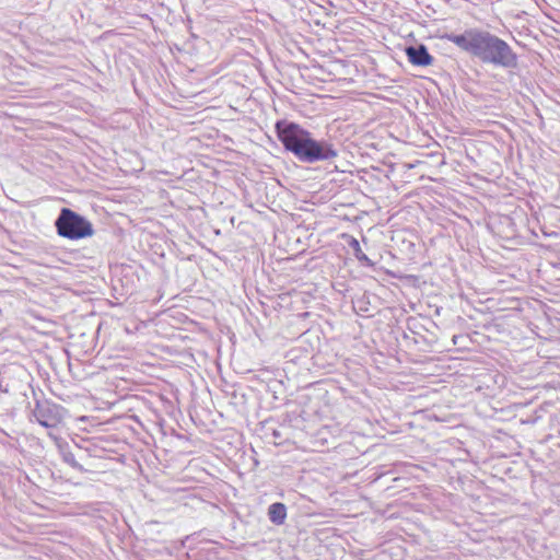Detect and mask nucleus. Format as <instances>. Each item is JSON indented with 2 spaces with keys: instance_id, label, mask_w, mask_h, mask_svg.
I'll use <instances>...</instances> for the list:
<instances>
[{
  "instance_id": "f257e3e1",
  "label": "nucleus",
  "mask_w": 560,
  "mask_h": 560,
  "mask_svg": "<svg viewBox=\"0 0 560 560\" xmlns=\"http://www.w3.org/2000/svg\"><path fill=\"white\" fill-rule=\"evenodd\" d=\"M276 131L283 147L294 153L301 161L314 162L337 156L331 145H323L311 137V133L296 124H284L279 120Z\"/></svg>"
},
{
  "instance_id": "f03ea898",
  "label": "nucleus",
  "mask_w": 560,
  "mask_h": 560,
  "mask_svg": "<svg viewBox=\"0 0 560 560\" xmlns=\"http://www.w3.org/2000/svg\"><path fill=\"white\" fill-rule=\"evenodd\" d=\"M55 229L58 236L70 241L90 238L95 234L91 220L70 208L60 209Z\"/></svg>"
},
{
  "instance_id": "7ed1b4c3",
  "label": "nucleus",
  "mask_w": 560,
  "mask_h": 560,
  "mask_svg": "<svg viewBox=\"0 0 560 560\" xmlns=\"http://www.w3.org/2000/svg\"><path fill=\"white\" fill-rule=\"evenodd\" d=\"M442 38L481 60L489 46L490 38H492V34L479 30H468L463 34H446Z\"/></svg>"
},
{
  "instance_id": "20e7f679",
  "label": "nucleus",
  "mask_w": 560,
  "mask_h": 560,
  "mask_svg": "<svg viewBox=\"0 0 560 560\" xmlns=\"http://www.w3.org/2000/svg\"><path fill=\"white\" fill-rule=\"evenodd\" d=\"M481 60L483 62L509 67L515 65L516 56L502 38L492 35L489 46Z\"/></svg>"
},
{
  "instance_id": "39448f33",
  "label": "nucleus",
  "mask_w": 560,
  "mask_h": 560,
  "mask_svg": "<svg viewBox=\"0 0 560 560\" xmlns=\"http://www.w3.org/2000/svg\"><path fill=\"white\" fill-rule=\"evenodd\" d=\"M405 54L408 61L415 66H430L434 59L424 45L406 47Z\"/></svg>"
},
{
  "instance_id": "423d86ee",
  "label": "nucleus",
  "mask_w": 560,
  "mask_h": 560,
  "mask_svg": "<svg viewBox=\"0 0 560 560\" xmlns=\"http://www.w3.org/2000/svg\"><path fill=\"white\" fill-rule=\"evenodd\" d=\"M287 515V508L281 502L272 503L268 508L269 520L275 524H283Z\"/></svg>"
},
{
  "instance_id": "0eeeda50",
  "label": "nucleus",
  "mask_w": 560,
  "mask_h": 560,
  "mask_svg": "<svg viewBox=\"0 0 560 560\" xmlns=\"http://www.w3.org/2000/svg\"><path fill=\"white\" fill-rule=\"evenodd\" d=\"M350 246L354 250V255L358 260L365 262L368 265L372 264L368 256L362 252L360 244L355 238H352V241H350Z\"/></svg>"
},
{
  "instance_id": "6e6552de",
  "label": "nucleus",
  "mask_w": 560,
  "mask_h": 560,
  "mask_svg": "<svg viewBox=\"0 0 560 560\" xmlns=\"http://www.w3.org/2000/svg\"><path fill=\"white\" fill-rule=\"evenodd\" d=\"M40 424L44 425L45 428H48V423L46 421H40Z\"/></svg>"
}]
</instances>
